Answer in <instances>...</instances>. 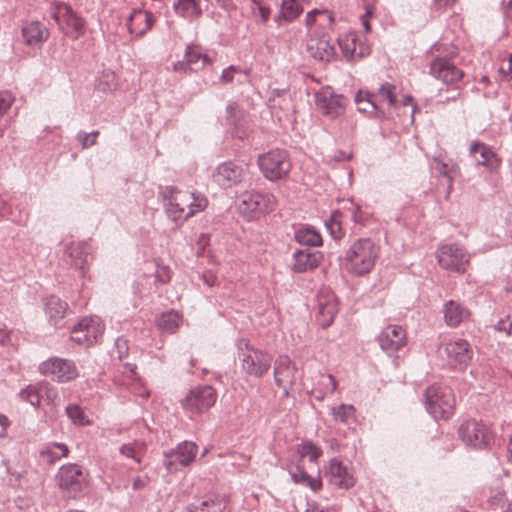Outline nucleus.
I'll return each instance as SVG.
<instances>
[{"mask_svg":"<svg viewBox=\"0 0 512 512\" xmlns=\"http://www.w3.org/2000/svg\"><path fill=\"white\" fill-rule=\"evenodd\" d=\"M167 215L174 221H185L203 211L207 198L196 192L183 191L175 186H166L161 193Z\"/></svg>","mask_w":512,"mask_h":512,"instance_id":"nucleus-1","label":"nucleus"},{"mask_svg":"<svg viewBox=\"0 0 512 512\" xmlns=\"http://www.w3.org/2000/svg\"><path fill=\"white\" fill-rule=\"evenodd\" d=\"M119 24H108V33L113 35L116 44H127L134 38L143 37L154 25L156 18L150 11L133 8L122 13L118 18Z\"/></svg>","mask_w":512,"mask_h":512,"instance_id":"nucleus-2","label":"nucleus"},{"mask_svg":"<svg viewBox=\"0 0 512 512\" xmlns=\"http://www.w3.org/2000/svg\"><path fill=\"white\" fill-rule=\"evenodd\" d=\"M379 247L370 238L355 240L344 255L346 269L355 275H364L374 267Z\"/></svg>","mask_w":512,"mask_h":512,"instance_id":"nucleus-3","label":"nucleus"},{"mask_svg":"<svg viewBox=\"0 0 512 512\" xmlns=\"http://www.w3.org/2000/svg\"><path fill=\"white\" fill-rule=\"evenodd\" d=\"M237 359L243 373L250 377L262 378L271 368L273 357L267 351L251 345L246 338L236 342Z\"/></svg>","mask_w":512,"mask_h":512,"instance_id":"nucleus-4","label":"nucleus"},{"mask_svg":"<svg viewBox=\"0 0 512 512\" xmlns=\"http://www.w3.org/2000/svg\"><path fill=\"white\" fill-rule=\"evenodd\" d=\"M424 403L435 420H446L454 414L456 400L449 387L434 384L426 388Z\"/></svg>","mask_w":512,"mask_h":512,"instance_id":"nucleus-5","label":"nucleus"},{"mask_svg":"<svg viewBox=\"0 0 512 512\" xmlns=\"http://www.w3.org/2000/svg\"><path fill=\"white\" fill-rule=\"evenodd\" d=\"M257 162L261 173L269 181L285 179L292 169L289 153L284 149H271L259 155Z\"/></svg>","mask_w":512,"mask_h":512,"instance_id":"nucleus-6","label":"nucleus"},{"mask_svg":"<svg viewBox=\"0 0 512 512\" xmlns=\"http://www.w3.org/2000/svg\"><path fill=\"white\" fill-rule=\"evenodd\" d=\"M217 392L211 385H197L180 400L181 407L193 415H201L215 405Z\"/></svg>","mask_w":512,"mask_h":512,"instance_id":"nucleus-7","label":"nucleus"},{"mask_svg":"<svg viewBox=\"0 0 512 512\" xmlns=\"http://www.w3.org/2000/svg\"><path fill=\"white\" fill-rule=\"evenodd\" d=\"M60 489L69 498L79 497L87 486V474L76 464L63 465L57 474Z\"/></svg>","mask_w":512,"mask_h":512,"instance_id":"nucleus-8","label":"nucleus"},{"mask_svg":"<svg viewBox=\"0 0 512 512\" xmlns=\"http://www.w3.org/2000/svg\"><path fill=\"white\" fill-rule=\"evenodd\" d=\"M52 18L69 38L76 40L84 34L85 20L71 6L65 3L57 4L52 12Z\"/></svg>","mask_w":512,"mask_h":512,"instance_id":"nucleus-9","label":"nucleus"},{"mask_svg":"<svg viewBox=\"0 0 512 512\" xmlns=\"http://www.w3.org/2000/svg\"><path fill=\"white\" fill-rule=\"evenodd\" d=\"M458 433L462 441L473 448L482 449L491 445L494 433L491 428L482 421L467 420L463 422Z\"/></svg>","mask_w":512,"mask_h":512,"instance_id":"nucleus-10","label":"nucleus"},{"mask_svg":"<svg viewBox=\"0 0 512 512\" xmlns=\"http://www.w3.org/2000/svg\"><path fill=\"white\" fill-rule=\"evenodd\" d=\"M238 209L241 214L247 217H254L257 214L267 213L275 208L276 200L272 194L256 191H245L239 196Z\"/></svg>","mask_w":512,"mask_h":512,"instance_id":"nucleus-11","label":"nucleus"},{"mask_svg":"<svg viewBox=\"0 0 512 512\" xmlns=\"http://www.w3.org/2000/svg\"><path fill=\"white\" fill-rule=\"evenodd\" d=\"M298 368L296 363L287 355H279L274 361V382L283 391V397L290 395L296 383Z\"/></svg>","mask_w":512,"mask_h":512,"instance_id":"nucleus-12","label":"nucleus"},{"mask_svg":"<svg viewBox=\"0 0 512 512\" xmlns=\"http://www.w3.org/2000/svg\"><path fill=\"white\" fill-rule=\"evenodd\" d=\"M41 374L49 376L52 380L65 383L78 377L79 372L72 360L52 357L39 365Z\"/></svg>","mask_w":512,"mask_h":512,"instance_id":"nucleus-13","label":"nucleus"},{"mask_svg":"<svg viewBox=\"0 0 512 512\" xmlns=\"http://www.w3.org/2000/svg\"><path fill=\"white\" fill-rule=\"evenodd\" d=\"M198 453V447L194 442L183 441L175 448L164 452L163 465L169 472L179 470L180 467L190 465Z\"/></svg>","mask_w":512,"mask_h":512,"instance_id":"nucleus-14","label":"nucleus"},{"mask_svg":"<svg viewBox=\"0 0 512 512\" xmlns=\"http://www.w3.org/2000/svg\"><path fill=\"white\" fill-rule=\"evenodd\" d=\"M469 255L457 244L443 245L438 249L439 265L450 271L464 273L469 265Z\"/></svg>","mask_w":512,"mask_h":512,"instance_id":"nucleus-15","label":"nucleus"},{"mask_svg":"<svg viewBox=\"0 0 512 512\" xmlns=\"http://www.w3.org/2000/svg\"><path fill=\"white\" fill-rule=\"evenodd\" d=\"M447 363L457 369H465L472 360L473 351L465 339H455L443 345Z\"/></svg>","mask_w":512,"mask_h":512,"instance_id":"nucleus-16","label":"nucleus"},{"mask_svg":"<svg viewBox=\"0 0 512 512\" xmlns=\"http://www.w3.org/2000/svg\"><path fill=\"white\" fill-rule=\"evenodd\" d=\"M91 253L92 248L87 241L71 243L65 250V262L84 277L93 258Z\"/></svg>","mask_w":512,"mask_h":512,"instance_id":"nucleus-17","label":"nucleus"},{"mask_svg":"<svg viewBox=\"0 0 512 512\" xmlns=\"http://www.w3.org/2000/svg\"><path fill=\"white\" fill-rule=\"evenodd\" d=\"M316 106L322 115L336 119L345 112L346 99L343 95L335 94L330 89L316 93Z\"/></svg>","mask_w":512,"mask_h":512,"instance_id":"nucleus-18","label":"nucleus"},{"mask_svg":"<svg viewBox=\"0 0 512 512\" xmlns=\"http://www.w3.org/2000/svg\"><path fill=\"white\" fill-rule=\"evenodd\" d=\"M316 319L322 328L329 327L338 312V303L334 293L329 289H322L316 297Z\"/></svg>","mask_w":512,"mask_h":512,"instance_id":"nucleus-19","label":"nucleus"},{"mask_svg":"<svg viewBox=\"0 0 512 512\" xmlns=\"http://www.w3.org/2000/svg\"><path fill=\"white\" fill-rule=\"evenodd\" d=\"M430 74L445 84H454L463 78V72L446 57H436L430 63Z\"/></svg>","mask_w":512,"mask_h":512,"instance_id":"nucleus-20","label":"nucleus"},{"mask_svg":"<svg viewBox=\"0 0 512 512\" xmlns=\"http://www.w3.org/2000/svg\"><path fill=\"white\" fill-rule=\"evenodd\" d=\"M383 351L393 355L406 344V332L400 325H388L377 337Z\"/></svg>","mask_w":512,"mask_h":512,"instance_id":"nucleus-21","label":"nucleus"},{"mask_svg":"<svg viewBox=\"0 0 512 512\" xmlns=\"http://www.w3.org/2000/svg\"><path fill=\"white\" fill-rule=\"evenodd\" d=\"M310 57L322 62H330L336 56L335 43L328 35L312 36L307 42Z\"/></svg>","mask_w":512,"mask_h":512,"instance_id":"nucleus-22","label":"nucleus"},{"mask_svg":"<svg viewBox=\"0 0 512 512\" xmlns=\"http://www.w3.org/2000/svg\"><path fill=\"white\" fill-rule=\"evenodd\" d=\"M245 170L242 165L234 162H224L217 167L214 179L223 188H229L241 182Z\"/></svg>","mask_w":512,"mask_h":512,"instance_id":"nucleus-23","label":"nucleus"},{"mask_svg":"<svg viewBox=\"0 0 512 512\" xmlns=\"http://www.w3.org/2000/svg\"><path fill=\"white\" fill-rule=\"evenodd\" d=\"M329 482L341 489H349L355 484L353 474L339 459L333 458L328 469Z\"/></svg>","mask_w":512,"mask_h":512,"instance_id":"nucleus-24","label":"nucleus"},{"mask_svg":"<svg viewBox=\"0 0 512 512\" xmlns=\"http://www.w3.org/2000/svg\"><path fill=\"white\" fill-rule=\"evenodd\" d=\"M344 56L349 60L361 59L370 54V47L361 42L353 33L345 35L338 41Z\"/></svg>","mask_w":512,"mask_h":512,"instance_id":"nucleus-25","label":"nucleus"},{"mask_svg":"<svg viewBox=\"0 0 512 512\" xmlns=\"http://www.w3.org/2000/svg\"><path fill=\"white\" fill-rule=\"evenodd\" d=\"M227 500L220 494H209L202 499L190 503L187 506L188 512H225Z\"/></svg>","mask_w":512,"mask_h":512,"instance_id":"nucleus-26","label":"nucleus"},{"mask_svg":"<svg viewBox=\"0 0 512 512\" xmlns=\"http://www.w3.org/2000/svg\"><path fill=\"white\" fill-rule=\"evenodd\" d=\"M322 254L319 251L302 249L294 252L292 270L295 273H303L312 270L320 264Z\"/></svg>","mask_w":512,"mask_h":512,"instance_id":"nucleus-27","label":"nucleus"},{"mask_svg":"<svg viewBox=\"0 0 512 512\" xmlns=\"http://www.w3.org/2000/svg\"><path fill=\"white\" fill-rule=\"evenodd\" d=\"M22 36L28 46H36L45 42L49 37L48 28L39 21H28L22 26Z\"/></svg>","mask_w":512,"mask_h":512,"instance_id":"nucleus-28","label":"nucleus"},{"mask_svg":"<svg viewBox=\"0 0 512 512\" xmlns=\"http://www.w3.org/2000/svg\"><path fill=\"white\" fill-rule=\"evenodd\" d=\"M68 309V304L57 296H50L45 301V313L49 322L56 328L64 325V317Z\"/></svg>","mask_w":512,"mask_h":512,"instance_id":"nucleus-29","label":"nucleus"},{"mask_svg":"<svg viewBox=\"0 0 512 512\" xmlns=\"http://www.w3.org/2000/svg\"><path fill=\"white\" fill-rule=\"evenodd\" d=\"M469 154L478 164L493 169L497 166L495 153L490 147L480 141H474L469 148Z\"/></svg>","mask_w":512,"mask_h":512,"instance_id":"nucleus-30","label":"nucleus"},{"mask_svg":"<svg viewBox=\"0 0 512 512\" xmlns=\"http://www.w3.org/2000/svg\"><path fill=\"white\" fill-rule=\"evenodd\" d=\"M227 122L234 129L232 134L238 139H245L248 136V131L244 127V121H242V111L239 105L235 102L229 103L226 107Z\"/></svg>","mask_w":512,"mask_h":512,"instance_id":"nucleus-31","label":"nucleus"},{"mask_svg":"<svg viewBox=\"0 0 512 512\" xmlns=\"http://www.w3.org/2000/svg\"><path fill=\"white\" fill-rule=\"evenodd\" d=\"M469 311L460 303L453 300L444 305V319L448 326L457 327L461 322L469 317Z\"/></svg>","mask_w":512,"mask_h":512,"instance_id":"nucleus-32","label":"nucleus"},{"mask_svg":"<svg viewBox=\"0 0 512 512\" xmlns=\"http://www.w3.org/2000/svg\"><path fill=\"white\" fill-rule=\"evenodd\" d=\"M355 102L360 112L368 114H382V106L376 99V94L360 90L355 95Z\"/></svg>","mask_w":512,"mask_h":512,"instance_id":"nucleus-33","label":"nucleus"},{"mask_svg":"<svg viewBox=\"0 0 512 512\" xmlns=\"http://www.w3.org/2000/svg\"><path fill=\"white\" fill-rule=\"evenodd\" d=\"M78 327L85 332L90 345L97 342L104 332V324L97 316L85 317L77 323Z\"/></svg>","mask_w":512,"mask_h":512,"instance_id":"nucleus-34","label":"nucleus"},{"mask_svg":"<svg viewBox=\"0 0 512 512\" xmlns=\"http://www.w3.org/2000/svg\"><path fill=\"white\" fill-rule=\"evenodd\" d=\"M173 9L178 16L188 20L198 19L203 13L199 0H175Z\"/></svg>","mask_w":512,"mask_h":512,"instance_id":"nucleus-35","label":"nucleus"},{"mask_svg":"<svg viewBox=\"0 0 512 512\" xmlns=\"http://www.w3.org/2000/svg\"><path fill=\"white\" fill-rule=\"evenodd\" d=\"M337 389V381L331 374H320L319 380L311 390L312 396L323 401L327 395L333 394Z\"/></svg>","mask_w":512,"mask_h":512,"instance_id":"nucleus-36","label":"nucleus"},{"mask_svg":"<svg viewBox=\"0 0 512 512\" xmlns=\"http://www.w3.org/2000/svg\"><path fill=\"white\" fill-rule=\"evenodd\" d=\"M279 14L275 17V21L284 20L291 22L303 13V7L297 0H279Z\"/></svg>","mask_w":512,"mask_h":512,"instance_id":"nucleus-37","label":"nucleus"},{"mask_svg":"<svg viewBox=\"0 0 512 512\" xmlns=\"http://www.w3.org/2000/svg\"><path fill=\"white\" fill-rule=\"evenodd\" d=\"M184 58L193 71L203 69L206 65L211 63L209 56L202 53L201 49L194 45H188L186 47Z\"/></svg>","mask_w":512,"mask_h":512,"instance_id":"nucleus-38","label":"nucleus"},{"mask_svg":"<svg viewBox=\"0 0 512 512\" xmlns=\"http://www.w3.org/2000/svg\"><path fill=\"white\" fill-rule=\"evenodd\" d=\"M294 239L300 244L310 247H319L322 245L321 235L310 226L300 227L295 231Z\"/></svg>","mask_w":512,"mask_h":512,"instance_id":"nucleus-39","label":"nucleus"},{"mask_svg":"<svg viewBox=\"0 0 512 512\" xmlns=\"http://www.w3.org/2000/svg\"><path fill=\"white\" fill-rule=\"evenodd\" d=\"M292 480L297 483L309 487L312 491L317 492L322 487V482L318 477H311L308 473L296 466L289 470Z\"/></svg>","mask_w":512,"mask_h":512,"instance_id":"nucleus-40","label":"nucleus"},{"mask_svg":"<svg viewBox=\"0 0 512 512\" xmlns=\"http://www.w3.org/2000/svg\"><path fill=\"white\" fill-rule=\"evenodd\" d=\"M119 452L122 456L132 459L135 464L141 465L142 457L146 452V444L144 441L135 440L131 443L123 444L119 448Z\"/></svg>","mask_w":512,"mask_h":512,"instance_id":"nucleus-41","label":"nucleus"},{"mask_svg":"<svg viewBox=\"0 0 512 512\" xmlns=\"http://www.w3.org/2000/svg\"><path fill=\"white\" fill-rule=\"evenodd\" d=\"M376 94V99L382 106V114H384V105L386 104L388 107H394L397 103L396 98V86L391 83H383L378 88Z\"/></svg>","mask_w":512,"mask_h":512,"instance_id":"nucleus-42","label":"nucleus"},{"mask_svg":"<svg viewBox=\"0 0 512 512\" xmlns=\"http://www.w3.org/2000/svg\"><path fill=\"white\" fill-rule=\"evenodd\" d=\"M181 316L175 311L161 314L157 319L158 328L165 333H175L181 323Z\"/></svg>","mask_w":512,"mask_h":512,"instance_id":"nucleus-43","label":"nucleus"},{"mask_svg":"<svg viewBox=\"0 0 512 512\" xmlns=\"http://www.w3.org/2000/svg\"><path fill=\"white\" fill-rule=\"evenodd\" d=\"M331 415L335 422L350 424L355 420V408L351 404H340L331 408Z\"/></svg>","mask_w":512,"mask_h":512,"instance_id":"nucleus-44","label":"nucleus"},{"mask_svg":"<svg viewBox=\"0 0 512 512\" xmlns=\"http://www.w3.org/2000/svg\"><path fill=\"white\" fill-rule=\"evenodd\" d=\"M67 417L71 420L74 425L77 426H88L91 425L92 421L84 412L83 408L78 404H69L65 409Z\"/></svg>","mask_w":512,"mask_h":512,"instance_id":"nucleus-45","label":"nucleus"},{"mask_svg":"<svg viewBox=\"0 0 512 512\" xmlns=\"http://www.w3.org/2000/svg\"><path fill=\"white\" fill-rule=\"evenodd\" d=\"M297 452L301 458H308L311 462L317 461L323 454L322 449L312 441H303L297 446Z\"/></svg>","mask_w":512,"mask_h":512,"instance_id":"nucleus-46","label":"nucleus"},{"mask_svg":"<svg viewBox=\"0 0 512 512\" xmlns=\"http://www.w3.org/2000/svg\"><path fill=\"white\" fill-rule=\"evenodd\" d=\"M116 85V76L114 72L109 70L103 71L96 80V89L104 93L115 90Z\"/></svg>","mask_w":512,"mask_h":512,"instance_id":"nucleus-47","label":"nucleus"},{"mask_svg":"<svg viewBox=\"0 0 512 512\" xmlns=\"http://www.w3.org/2000/svg\"><path fill=\"white\" fill-rule=\"evenodd\" d=\"M243 75L245 78L248 76V70L241 66L230 65L222 70L219 81L221 84H230L236 80V76Z\"/></svg>","mask_w":512,"mask_h":512,"instance_id":"nucleus-48","label":"nucleus"},{"mask_svg":"<svg viewBox=\"0 0 512 512\" xmlns=\"http://www.w3.org/2000/svg\"><path fill=\"white\" fill-rule=\"evenodd\" d=\"M323 17L331 24L333 22V16L326 9H314L306 14L305 23L308 28H311L317 23V18Z\"/></svg>","mask_w":512,"mask_h":512,"instance_id":"nucleus-49","label":"nucleus"},{"mask_svg":"<svg viewBox=\"0 0 512 512\" xmlns=\"http://www.w3.org/2000/svg\"><path fill=\"white\" fill-rule=\"evenodd\" d=\"M19 397L34 407L40 404V391L36 386L29 385L25 389H22L19 393Z\"/></svg>","mask_w":512,"mask_h":512,"instance_id":"nucleus-50","label":"nucleus"},{"mask_svg":"<svg viewBox=\"0 0 512 512\" xmlns=\"http://www.w3.org/2000/svg\"><path fill=\"white\" fill-rule=\"evenodd\" d=\"M339 213L336 212L330 216L328 220L325 221V226L329 231L330 235L334 239H340L343 236L342 228L339 222Z\"/></svg>","mask_w":512,"mask_h":512,"instance_id":"nucleus-51","label":"nucleus"},{"mask_svg":"<svg viewBox=\"0 0 512 512\" xmlns=\"http://www.w3.org/2000/svg\"><path fill=\"white\" fill-rule=\"evenodd\" d=\"M435 169H436L438 174H440L441 176L446 177L448 179V181H449L448 187L450 189L451 186H452V180H453V177H454V171H455L454 166L436 160V167H435Z\"/></svg>","mask_w":512,"mask_h":512,"instance_id":"nucleus-52","label":"nucleus"},{"mask_svg":"<svg viewBox=\"0 0 512 512\" xmlns=\"http://www.w3.org/2000/svg\"><path fill=\"white\" fill-rule=\"evenodd\" d=\"M99 135V131H92L91 133L79 132L77 134V140L81 143L83 148H88L96 143V138Z\"/></svg>","mask_w":512,"mask_h":512,"instance_id":"nucleus-53","label":"nucleus"},{"mask_svg":"<svg viewBox=\"0 0 512 512\" xmlns=\"http://www.w3.org/2000/svg\"><path fill=\"white\" fill-rule=\"evenodd\" d=\"M14 97L9 91H0V117H2L11 107Z\"/></svg>","mask_w":512,"mask_h":512,"instance_id":"nucleus-54","label":"nucleus"},{"mask_svg":"<svg viewBox=\"0 0 512 512\" xmlns=\"http://www.w3.org/2000/svg\"><path fill=\"white\" fill-rule=\"evenodd\" d=\"M84 333L85 332L76 324L71 331V339L79 345L88 347L90 346V342Z\"/></svg>","mask_w":512,"mask_h":512,"instance_id":"nucleus-55","label":"nucleus"},{"mask_svg":"<svg viewBox=\"0 0 512 512\" xmlns=\"http://www.w3.org/2000/svg\"><path fill=\"white\" fill-rule=\"evenodd\" d=\"M171 271L167 266L158 267L156 270V281L162 284L167 283L171 277Z\"/></svg>","mask_w":512,"mask_h":512,"instance_id":"nucleus-56","label":"nucleus"},{"mask_svg":"<svg viewBox=\"0 0 512 512\" xmlns=\"http://www.w3.org/2000/svg\"><path fill=\"white\" fill-rule=\"evenodd\" d=\"M173 70L179 73H187L193 71L185 58L181 61L175 62L173 65Z\"/></svg>","mask_w":512,"mask_h":512,"instance_id":"nucleus-57","label":"nucleus"},{"mask_svg":"<svg viewBox=\"0 0 512 512\" xmlns=\"http://www.w3.org/2000/svg\"><path fill=\"white\" fill-rule=\"evenodd\" d=\"M45 389L46 397L49 402H54L55 399L58 397L57 390L54 387H50L48 385H44L40 387V390L42 391Z\"/></svg>","mask_w":512,"mask_h":512,"instance_id":"nucleus-58","label":"nucleus"},{"mask_svg":"<svg viewBox=\"0 0 512 512\" xmlns=\"http://www.w3.org/2000/svg\"><path fill=\"white\" fill-rule=\"evenodd\" d=\"M351 213H352V220L355 223H363L364 222L365 218L362 216L361 209L359 206L354 205Z\"/></svg>","mask_w":512,"mask_h":512,"instance_id":"nucleus-59","label":"nucleus"},{"mask_svg":"<svg viewBox=\"0 0 512 512\" xmlns=\"http://www.w3.org/2000/svg\"><path fill=\"white\" fill-rule=\"evenodd\" d=\"M10 422L9 419L5 416L0 414V436L3 437L6 434L7 427L9 426Z\"/></svg>","mask_w":512,"mask_h":512,"instance_id":"nucleus-60","label":"nucleus"},{"mask_svg":"<svg viewBox=\"0 0 512 512\" xmlns=\"http://www.w3.org/2000/svg\"><path fill=\"white\" fill-rule=\"evenodd\" d=\"M10 343V332L6 329H0V344L7 345Z\"/></svg>","mask_w":512,"mask_h":512,"instance_id":"nucleus-61","label":"nucleus"},{"mask_svg":"<svg viewBox=\"0 0 512 512\" xmlns=\"http://www.w3.org/2000/svg\"><path fill=\"white\" fill-rule=\"evenodd\" d=\"M350 158H351V154L343 152V151H337V152H335V154L333 156V159L338 162L346 161V160H349Z\"/></svg>","mask_w":512,"mask_h":512,"instance_id":"nucleus-62","label":"nucleus"},{"mask_svg":"<svg viewBox=\"0 0 512 512\" xmlns=\"http://www.w3.org/2000/svg\"><path fill=\"white\" fill-rule=\"evenodd\" d=\"M260 16L263 22H266L268 20L270 10L267 7L260 6L259 7Z\"/></svg>","mask_w":512,"mask_h":512,"instance_id":"nucleus-63","label":"nucleus"},{"mask_svg":"<svg viewBox=\"0 0 512 512\" xmlns=\"http://www.w3.org/2000/svg\"><path fill=\"white\" fill-rule=\"evenodd\" d=\"M145 486L144 480H142L140 477H137L133 480V489L138 490Z\"/></svg>","mask_w":512,"mask_h":512,"instance_id":"nucleus-64","label":"nucleus"}]
</instances>
